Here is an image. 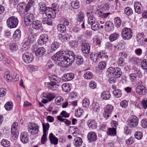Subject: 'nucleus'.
I'll list each match as a JSON object with an SVG mask.
<instances>
[{"label":"nucleus","mask_w":147,"mask_h":147,"mask_svg":"<svg viewBox=\"0 0 147 147\" xmlns=\"http://www.w3.org/2000/svg\"><path fill=\"white\" fill-rule=\"evenodd\" d=\"M57 119L61 122H63L65 124L68 126H69L71 125V122L68 120L62 118V116H58L57 117Z\"/></svg>","instance_id":"obj_24"},{"label":"nucleus","mask_w":147,"mask_h":147,"mask_svg":"<svg viewBox=\"0 0 147 147\" xmlns=\"http://www.w3.org/2000/svg\"><path fill=\"white\" fill-rule=\"evenodd\" d=\"M83 106L85 108H88L90 104L89 100L87 98H85L82 101Z\"/></svg>","instance_id":"obj_49"},{"label":"nucleus","mask_w":147,"mask_h":147,"mask_svg":"<svg viewBox=\"0 0 147 147\" xmlns=\"http://www.w3.org/2000/svg\"><path fill=\"white\" fill-rule=\"evenodd\" d=\"M69 44L70 47L72 49L76 48L78 47V43L75 41H72L69 42Z\"/></svg>","instance_id":"obj_56"},{"label":"nucleus","mask_w":147,"mask_h":147,"mask_svg":"<svg viewBox=\"0 0 147 147\" xmlns=\"http://www.w3.org/2000/svg\"><path fill=\"white\" fill-rule=\"evenodd\" d=\"M119 68L111 67H109L106 72V75L109 77L113 76L117 78L119 77Z\"/></svg>","instance_id":"obj_3"},{"label":"nucleus","mask_w":147,"mask_h":147,"mask_svg":"<svg viewBox=\"0 0 147 147\" xmlns=\"http://www.w3.org/2000/svg\"><path fill=\"white\" fill-rule=\"evenodd\" d=\"M107 133L109 135L115 136L116 135V129L115 128H108Z\"/></svg>","instance_id":"obj_30"},{"label":"nucleus","mask_w":147,"mask_h":147,"mask_svg":"<svg viewBox=\"0 0 147 147\" xmlns=\"http://www.w3.org/2000/svg\"><path fill=\"white\" fill-rule=\"evenodd\" d=\"M56 103L58 105H60L63 103L64 99L61 96H59L57 97L56 99Z\"/></svg>","instance_id":"obj_53"},{"label":"nucleus","mask_w":147,"mask_h":147,"mask_svg":"<svg viewBox=\"0 0 147 147\" xmlns=\"http://www.w3.org/2000/svg\"><path fill=\"white\" fill-rule=\"evenodd\" d=\"M49 138L51 144H53L55 145L57 144L58 142V139L53 135L51 133L50 134Z\"/></svg>","instance_id":"obj_18"},{"label":"nucleus","mask_w":147,"mask_h":147,"mask_svg":"<svg viewBox=\"0 0 147 147\" xmlns=\"http://www.w3.org/2000/svg\"><path fill=\"white\" fill-rule=\"evenodd\" d=\"M139 119L136 116L132 115L128 120V125L131 128L136 127L138 124Z\"/></svg>","instance_id":"obj_7"},{"label":"nucleus","mask_w":147,"mask_h":147,"mask_svg":"<svg viewBox=\"0 0 147 147\" xmlns=\"http://www.w3.org/2000/svg\"><path fill=\"white\" fill-rule=\"evenodd\" d=\"M84 14L82 12H80L78 13L77 15V20L78 22H82L84 20Z\"/></svg>","instance_id":"obj_29"},{"label":"nucleus","mask_w":147,"mask_h":147,"mask_svg":"<svg viewBox=\"0 0 147 147\" xmlns=\"http://www.w3.org/2000/svg\"><path fill=\"white\" fill-rule=\"evenodd\" d=\"M48 39V35L46 34H43L40 35V38L38 41V43L39 45H43L46 43Z\"/></svg>","instance_id":"obj_13"},{"label":"nucleus","mask_w":147,"mask_h":147,"mask_svg":"<svg viewBox=\"0 0 147 147\" xmlns=\"http://www.w3.org/2000/svg\"><path fill=\"white\" fill-rule=\"evenodd\" d=\"M142 105L144 109L147 108V98H146L142 100Z\"/></svg>","instance_id":"obj_64"},{"label":"nucleus","mask_w":147,"mask_h":147,"mask_svg":"<svg viewBox=\"0 0 147 147\" xmlns=\"http://www.w3.org/2000/svg\"><path fill=\"white\" fill-rule=\"evenodd\" d=\"M28 128L29 132L32 135H35L39 131V127L35 123H30L28 125Z\"/></svg>","instance_id":"obj_6"},{"label":"nucleus","mask_w":147,"mask_h":147,"mask_svg":"<svg viewBox=\"0 0 147 147\" xmlns=\"http://www.w3.org/2000/svg\"><path fill=\"white\" fill-rule=\"evenodd\" d=\"M47 134L43 133L41 139V143L42 144H45L47 140Z\"/></svg>","instance_id":"obj_61"},{"label":"nucleus","mask_w":147,"mask_h":147,"mask_svg":"<svg viewBox=\"0 0 147 147\" xmlns=\"http://www.w3.org/2000/svg\"><path fill=\"white\" fill-rule=\"evenodd\" d=\"M34 19V16L32 14L30 13H27L24 18V23L26 26H30Z\"/></svg>","instance_id":"obj_8"},{"label":"nucleus","mask_w":147,"mask_h":147,"mask_svg":"<svg viewBox=\"0 0 147 147\" xmlns=\"http://www.w3.org/2000/svg\"><path fill=\"white\" fill-rule=\"evenodd\" d=\"M41 96V97H44L47 99L49 101L52 100L55 97L54 94L48 92H43Z\"/></svg>","instance_id":"obj_16"},{"label":"nucleus","mask_w":147,"mask_h":147,"mask_svg":"<svg viewBox=\"0 0 147 147\" xmlns=\"http://www.w3.org/2000/svg\"><path fill=\"white\" fill-rule=\"evenodd\" d=\"M139 77L138 73L131 74L130 75V79L131 81L136 82Z\"/></svg>","instance_id":"obj_38"},{"label":"nucleus","mask_w":147,"mask_h":147,"mask_svg":"<svg viewBox=\"0 0 147 147\" xmlns=\"http://www.w3.org/2000/svg\"><path fill=\"white\" fill-rule=\"evenodd\" d=\"M83 58L80 56H78L76 59V63L78 65H79L83 63Z\"/></svg>","instance_id":"obj_50"},{"label":"nucleus","mask_w":147,"mask_h":147,"mask_svg":"<svg viewBox=\"0 0 147 147\" xmlns=\"http://www.w3.org/2000/svg\"><path fill=\"white\" fill-rule=\"evenodd\" d=\"M18 20L17 18L12 16L9 18L7 20V24L8 27L11 28L16 27L18 23Z\"/></svg>","instance_id":"obj_4"},{"label":"nucleus","mask_w":147,"mask_h":147,"mask_svg":"<svg viewBox=\"0 0 147 147\" xmlns=\"http://www.w3.org/2000/svg\"><path fill=\"white\" fill-rule=\"evenodd\" d=\"M101 98L104 100H108L110 97L111 94L110 93L107 91H104L101 94Z\"/></svg>","instance_id":"obj_26"},{"label":"nucleus","mask_w":147,"mask_h":147,"mask_svg":"<svg viewBox=\"0 0 147 147\" xmlns=\"http://www.w3.org/2000/svg\"><path fill=\"white\" fill-rule=\"evenodd\" d=\"M112 24V23L110 21H108L106 22L105 27L106 30L107 32H110L111 30V28L110 25Z\"/></svg>","instance_id":"obj_46"},{"label":"nucleus","mask_w":147,"mask_h":147,"mask_svg":"<svg viewBox=\"0 0 147 147\" xmlns=\"http://www.w3.org/2000/svg\"><path fill=\"white\" fill-rule=\"evenodd\" d=\"M46 50L43 47L38 48L35 51V54L38 57H40L44 55L45 53Z\"/></svg>","instance_id":"obj_19"},{"label":"nucleus","mask_w":147,"mask_h":147,"mask_svg":"<svg viewBox=\"0 0 147 147\" xmlns=\"http://www.w3.org/2000/svg\"><path fill=\"white\" fill-rule=\"evenodd\" d=\"M32 28L35 29H40L41 28V22L36 20L34 21L31 24Z\"/></svg>","instance_id":"obj_20"},{"label":"nucleus","mask_w":147,"mask_h":147,"mask_svg":"<svg viewBox=\"0 0 147 147\" xmlns=\"http://www.w3.org/2000/svg\"><path fill=\"white\" fill-rule=\"evenodd\" d=\"M141 67L144 69L146 70L147 72V60L144 59L141 63Z\"/></svg>","instance_id":"obj_47"},{"label":"nucleus","mask_w":147,"mask_h":147,"mask_svg":"<svg viewBox=\"0 0 147 147\" xmlns=\"http://www.w3.org/2000/svg\"><path fill=\"white\" fill-rule=\"evenodd\" d=\"M74 77L73 74L72 73H68L64 76L65 80L66 81H69L73 79Z\"/></svg>","instance_id":"obj_32"},{"label":"nucleus","mask_w":147,"mask_h":147,"mask_svg":"<svg viewBox=\"0 0 147 147\" xmlns=\"http://www.w3.org/2000/svg\"><path fill=\"white\" fill-rule=\"evenodd\" d=\"M141 125L142 127L144 128H146L147 127V119H144L141 121Z\"/></svg>","instance_id":"obj_60"},{"label":"nucleus","mask_w":147,"mask_h":147,"mask_svg":"<svg viewBox=\"0 0 147 147\" xmlns=\"http://www.w3.org/2000/svg\"><path fill=\"white\" fill-rule=\"evenodd\" d=\"M113 109V107L111 105H106L103 114L104 117L106 119L108 118Z\"/></svg>","instance_id":"obj_10"},{"label":"nucleus","mask_w":147,"mask_h":147,"mask_svg":"<svg viewBox=\"0 0 147 147\" xmlns=\"http://www.w3.org/2000/svg\"><path fill=\"white\" fill-rule=\"evenodd\" d=\"M119 18L118 17H116L114 20V24L115 26L118 28L119 27Z\"/></svg>","instance_id":"obj_58"},{"label":"nucleus","mask_w":147,"mask_h":147,"mask_svg":"<svg viewBox=\"0 0 147 147\" xmlns=\"http://www.w3.org/2000/svg\"><path fill=\"white\" fill-rule=\"evenodd\" d=\"M43 133L44 134H47V131L48 130L49 128V124L48 123H47L45 124L43 123L42 124Z\"/></svg>","instance_id":"obj_44"},{"label":"nucleus","mask_w":147,"mask_h":147,"mask_svg":"<svg viewBox=\"0 0 147 147\" xmlns=\"http://www.w3.org/2000/svg\"><path fill=\"white\" fill-rule=\"evenodd\" d=\"M13 104L11 101H9L7 102L5 105V109L9 111L13 107Z\"/></svg>","instance_id":"obj_42"},{"label":"nucleus","mask_w":147,"mask_h":147,"mask_svg":"<svg viewBox=\"0 0 147 147\" xmlns=\"http://www.w3.org/2000/svg\"><path fill=\"white\" fill-rule=\"evenodd\" d=\"M87 12V16H88V24L91 25L96 21H95V18L92 14V10H89Z\"/></svg>","instance_id":"obj_14"},{"label":"nucleus","mask_w":147,"mask_h":147,"mask_svg":"<svg viewBox=\"0 0 147 147\" xmlns=\"http://www.w3.org/2000/svg\"><path fill=\"white\" fill-rule=\"evenodd\" d=\"M98 56H99V55L98 53H92L90 55V58L93 61L96 63L98 62L99 60Z\"/></svg>","instance_id":"obj_25"},{"label":"nucleus","mask_w":147,"mask_h":147,"mask_svg":"<svg viewBox=\"0 0 147 147\" xmlns=\"http://www.w3.org/2000/svg\"><path fill=\"white\" fill-rule=\"evenodd\" d=\"M62 88L65 92H69L70 90V86L68 83L63 84L62 86Z\"/></svg>","instance_id":"obj_33"},{"label":"nucleus","mask_w":147,"mask_h":147,"mask_svg":"<svg viewBox=\"0 0 147 147\" xmlns=\"http://www.w3.org/2000/svg\"><path fill=\"white\" fill-rule=\"evenodd\" d=\"M20 140L23 143H27L29 140V136L28 133L24 132L22 133L20 135Z\"/></svg>","instance_id":"obj_15"},{"label":"nucleus","mask_w":147,"mask_h":147,"mask_svg":"<svg viewBox=\"0 0 147 147\" xmlns=\"http://www.w3.org/2000/svg\"><path fill=\"white\" fill-rule=\"evenodd\" d=\"M59 43L57 42H54L51 45V49L52 51H55L59 47Z\"/></svg>","instance_id":"obj_37"},{"label":"nucleus","mask_w":147,"mask_h":147,"mask_svg":"<svg viewBox=\"0 0 147 147\" xmlns=\"http://www.w3.org/2000/svg\"><path fill=\"white\" fill-rule=\"evenodd\" d=\"M22 57L23 61L27 64L31 63L33 60L32 55L28 53L23 54Z\"/></svg>","instance_id":"obj_11"},{"label":"nucleus","mask_w":147,"mask_h":147,"mask_svg":"<svg viewBox=\"0 0 147 147\" xmlns=\"http://www.w3.org/2000/svg\"><path fill=\"white\" fill-rule=\"evenodd\" d=\"M76 55L72 51H59L52 57L54 61H59V63L63 67L70 66L74 62Z\"/></svg>","instance_id":"obj_1"},{"label":"nucleus","mask_w":147,"mask_h":147,"mask_svg":"<svg viewBox=\"0 0 147 147\" xmlns=\"http://www.w3.org/2000/svg\"><path fill=\"white\" fill-rule=\"evenodd\" d=\"M74 145L76 147H79L80 146L82 143V139L79 137L76 138L74 139Z\"/></svg>","instance_id":"obj_21"},{"label":"nucleus","mask_w":147,"mask_h":147,"mask_svg":"<svg viewBox=\"0 0 147 147\" xmlns=\"http://www.w3.org/2000/svg\"><path fill=\"white\" fill-rule=\"evenodd\" d=\"M42 22L44 24H47L49 26L52 25V22L51 18H43Z\"/></svg>","instance_id":"obj_35"},{"label":"nucleus","mask_w":147,"mask_h":147,"mask_svg":"<svg viewBox=\"0 0 147 147\" xmlns=\"http://www.w3.org/2000/svg\"><path fill=\"white\" fill-rule=\"evenodd\" d=\"M135 137L138 140H140L143 137L142 133L140 131H137L135 134Z\"/></svg>","instance_id":"obj_54"},{"label":"nucleus","mask_w":147,"mask_h":147,"mask_svg":"<svg viewBox=\"0 0 147 147\" xmlns=\"http://www.w3.org/2000/svg\"><path fill=\"white\" fill-rule=\"evenodd\" d=\"M134 6L135 9H140L141 8H142V6L139 2L135 3Z\"/></svg>","instance_id":"obj_62"},{"label":"nucleus","mask_w":147,"mask_h":147,"mask_svg":"<svg viewBox=\"0 0 147 147\" xmlns=\"http://www.w3.org/2000/svg\"><path fill=\"white\" fill-rule=\"evenodd\" d=\"M10 49L13 51H17L18 49L17 45L14 43H13L10 45Z\"/></svg>","instance_id":"obj_51"},{"label":"nucleus","mask_w":147,"mask_h":147,"mask_svg":"<svg viewBox=\"0 0 147 147\" xmlns=\"http://www.w3.org/2000/svg\"><path fill=\"white\" fill-rule=\"evenodd\" d=\"M100 108L99 105L98 103L94 102L92 103V108L93 111H98L100 110Z\"/></svg>","instance_id":"obj_43"},{"label":"nucleus","mask_w":147,"mask_h":147,"mask_svg":"<svg viewBox=\"0 0 147 147\" xmlns=\"http://www.w3.org/2000/svg\"><path fill=\"white\" fill-rule=\"evenodd\" d=\"M87 137L88 140L91 142L96 141L97 139L96 134L94 132L92 131L89 133Z\"/></svg>","instance_id":"obj_17"},{"label":"nucleus","mask_w":147,"mask_h":147,"mask_svg":"<svg viewBox=\"0 0 147 147\" xmlns=\"http://www.w3.org/2000/svg\"><path fill=\"white\" fill-rule=\"evenodd\" d=\"M4 78L7 81V82L10 81L12 78L10 74L8 72H5L4 74Z\"/></svg>","instance_id":"obj_52"},{"label":"nucleus","mask_w":147,"mask_h":147,"mask_svg":"<svg viewBox=\"0 0 147 147\" xmlns=\"http://www.w3.org/2000/svg\"><path fill=\"white\" fill-rule=\"evenodd\" d=\"M136 91L137 94L140 95H144L146 94V89L144 86L140 85L137 86L136 88Z\"/></svg>","instance_id":"obj_12"},{"label":"nucleus","mask_w":147,"mask_h":147,"mask_svg":"<svg viewBox=\"0 0 147 147\" xmlns=\"http://www.w3.org/2000/svg\"><path fill=\"white\" fill-rule=\"evenodd\" d=\"M90 45L89 44L87 43L86 45L82 47V51L83 53L88 54L90 52Z\"/></svg>","instance_id":"obj_22"},{"label":"nucleus","mask_w":147,"mask_h":147,"mask_svg":"<svg viewBox=\"0 0 147 147\" xmlns=\"http://www.w3.org/2000/svg\"><path fill=\"white\" fill-rule=\"evenodd\" d=\"M99 8L100 9H109V6L108 4L102 3L99 6Z\"/></svg>","instance_id":"obj_57"},{"label":"nucleus","mask_w":147,"mask_h":147,"mask_svg":"<svg viewBox=\"0 0 147 147\" xmlns=\"http://www.w3.org/2000/svg\"><path fill=\"white\" fill-rule=\"evenodd\" d=\"M84 76L85 78L87 80H89L92 78L93 75L91 72L88 71L84 74Z\"/></svg>","instance_id":"obj_48"},{"label":"nucleus","mask_w":147,"mask_h":147,"mask_svg":"<svg viewBox=\"0 0 147 147\" xmlns=\"http://www.w3.org/2000/svg\"><path fill=\"white\" fill-rule=\"evenodd\" d=\"M67 35L63 34H60L58 36V39L62 42H64L67 40Z\"/></svg>","instance_id":"obj_34"},{"label":"nucleus","mask_w":147,"mask_h":147,"mask_svg":"<svg viewBox=\"0 0 147 147\" xmlns=\"http://www.w3.org/2000/svg\"><path fill=\"white\" fill-rule=\"evenodd\" d=\"M18 134L17 131H13V129L11 130V139L16 140L18 138Z\"/></svg>","instance_id":"obj_41"},{"label":"nucleus","mask_w":147,"mask_h":147,"mask_svg":"<svg viewBox=\"0 0 147 147\" xmlns=\"http://www.w3.org/2000/svg\"><path fill=\"white\" fill-rule=\"evenodd\" d=\"M88 123V126L90 129H94L97 127V125L94 120H89Z\"/></svg>","instance_id":"obj_28"},{"label":"nucleus","mask_w":147,"mask_h":147,"mask_svg":"<svg viewBox=\"0 0 147 147\" xmlns=\"http://www.w3.org/2000/svg\"><path fill=\"white\" fill-rule=\"evenodd\" d=\"M132 32L131 29L129 28H125L122 30L121 36L124 40H128L132 37Z\"/></svg>","instance_id":"obj_5"},{"label":"nucleus","mask_w":147,"mask_h":147,"mask_svg":"<svg viewBox=\"0 0 147 147\" xmlns=\"http://www.w3.org/2000/svg\"><path fill=\"white\" fill-rule=\"evenodd\" d=\"M119 37V34L115 32L111 34L109 36V38L111 42H113L116 40Z\"/></svg>","instance_id":"obj_27"},{"label":"nucleus","mask_w":147,"mask_h":147,"mask_svg":"<svg viewBox=\"0 0 147 147\" xmlns=\"http://www.w3.org/2000/svg\"><path fill=\"white\" fill-rule=\"evenodd\" d=\"M130 61L134 65H137L140 63V60L137 57H133L130 58Z\"/></svg>","instance_id":"obj_31"},{"label":"nucleus","mask_w":147,"mask_h":147,"mask_svg":"<svg viewBox=\"0 0 147 147\" xmlns=\"http://www.w3.org/2000/svg\"><path fill=\"white\" fill-rule=\"evenodd\" d=\"M34 0H30L28 2L27 5L26 6L25 9H29L32 7L34 4Z\"/></svg>","instance_id":"obj_55"},{"label":"nucleus","mask_w":147,"mask_h":147,"mask_svg":"<svg viewBox=\"0 0 147 147\" xmlns=\"http://www.w3.org/2000/svg\"><path fill=\"white\" fill-rule=\"evenodd\" d=\"M36 39L35 35L30 33L28 36L26 37L24 40V45L26 46L29 45L31 43L33 42Z\"/></svg>","instance_id":"obj_9"},{"label":"nucleus","mask_w":147,"mask_h":147,"mask_svg":"<svg viewBox=\"0 0 147 147\" xmlns=\"http://www.w3.org/2000/svg\"><path fill=\"white\" fill-rule=\"evenodd\" d=\"M72 7L74 9H77L79 7V3H76L74 1H73L71 3Z\"/></svg>","instance_id":"obj_59"},{"label":"nucleus","mask_w":147,"mask_h":147,"mask_svg":"<svg viewBox=\"0 0 147 147\" xmlns=\"http://www.w3.org/2000/svg\"><path fill=\"white\" fill-rule=\"evenodd\" d=\"M134 138L130 137L126 141V143L129 145H131L134 143Z\"/></svg>","instance_id":"obj_63"},{"label":"nucleus","mask_w":147,"mask_h":147,"mask_svg":"<svg viewBox=\"0 0 147 147\" xmlns=\"http://www.w3.org/2000/svg\"><path fill=\"white\" fill-rule=\"evenodd\" d=\"M91 25L92 29L94 31H96L99 28V24L97 21L91 24Z\"/></svg>","instance_id":"obj_39"},{"label":"nucleus","mask_w":147,"mask_h":147,"mask_svg":"<svg viewBox=\"0 0 147 147\" xmlns=\"http://www.w3.org/2000/svg\"><path fill=\"white\" fill-rule=\"evenodd\" d=\"M58 30L61 32H64L66 30V28L62 24H58L57 26Z\"/></svg>","instance_id":"obj_45"},{"label":"nucleus","mask_w":147,"mask_h":147,"mask_svg":"<svg viewBox=\"0 0 147 147\" xmlns=\"http://www.w3.org/2000/svg\"><path fill=\"white\" fill-rule=\"evenodd\" d=\"M49 79L50 82L47 83L46 85L48 88L52 90H56L59 87L57 83L61 81V79L55 75L49 76Z\"/></svg>","instance_id":"obj_2"},{"label":"nucleus","mask_w":147,"mask_h":147,"mask_svg":"<svg viewBox=\"0 0 147 147\" xmlns=\"http://www.w3.org/2000/svg\"><path fill=\"white\" fill-rule=\"evenodd\" d=\"M21 36V32L19 29L17 30L14 32L13 37L17 40H19Z\"/></svg>","instance_id":"obj_36"},{"label":"nucleus","mask_w":147,"mask_h":147,"mask_svg":"<svg viewBox=\"0 0 147 147\" xmlns=\"http://www.w3.org/2000/svg\"><path fill=\"white\" fill-rule=\"evenodd\" d=\"M136 37L137 41L140 45H142L144 43V38L142 33L138 34Z\"/></svg>","instance_id":"obj_23"},{"label":"nucleus","mask_w":147,"mask_h":147,"mask_svg":"<svg viewBox=\"0 0 147 147\" xmlns=\"http://www.w3.org/2000/svg\"><path fill=\"white\" fill-rule=\"evenodd\" d=\"M1 145L4 147H8L11 145L9 141L6 139L2 140L1 141Z\"/></svg>","instance_id":"obj_40"}]
</instances>
